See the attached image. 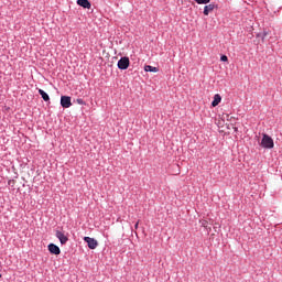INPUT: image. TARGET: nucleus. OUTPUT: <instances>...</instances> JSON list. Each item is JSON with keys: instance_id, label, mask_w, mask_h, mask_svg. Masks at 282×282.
Returning <instances> with one entry per match:
<instances>
[{"instance_id": "2", "label": "nucleus", "mask_w": 282, "mask_h": 282, "mask_svg": "<svg viewBox=\"0 0 282 282\" xmlns=\"http://www.w3.org/2000/svg\"><path fill=\"white\" fill-rule=\"evenodd\" d=\"M84 241L87 243L90 250H96V248H98V240L91 237H84Z\"/></svg>"}, {"instance_id": "10", "label": "nucleus", "mask_w": 282, "mask_h": 282, "mask_svg": "<svg viewBox=\"0 0 282 282\" xmlns=\"http://www.w3.org/2000/svg\"><path fill=\"white\" fill-rule=\"evenodd\" d=\"M144 72H152L154 74H156V72H160V69L158 67L151 66V65H145L144 66Z\"/></svg>"}, {"instance_id": "5", "label": "nucleus", "mask_w": 282, "mask_h": 282, "mask_svg": "<svg viewBox=\"0 0 282 282\" xmlns=\"http://www.w3.org/2000/svg\"><path fill=\"white\" fill-rule=\"evenodd\" d=\"M55 237H57V239L61 241L62 246H65V243H67V241H69V238H67V236H65V234L63 231H56L55 232Z\"/></svg>"}, {"instance_id": "7", "label": "nucleus", "mask_w": 282, "mask_h": 282, "mask_svg": "<svg viewBox=\"0 0 282 282\" xmlns=\"http://www.w3.org/2000/svg\"><path fill=\"white\" fill-rule=\"evenodd\" d=\"M48 252H51V254H61V248H58V246H56L54 243H50Z\"/></svg>"}, {"instance_id": "17", "label": "nucleus", "mask_w": 282, "mask_h": 282, "mask_svg": "<svg viewBox=\"0 0 282 282\" xmlns=\"http://www.w3.org/2000/svg\"><path fill=\"white\" fill-rule=\"evenodd\" d=\"M223 118H230V115H228V113L223 115Z\"/></svg>"}, {"instance_id": "12", "label": "nucleus", "mask_w": 282, "mask_h": 282, "mask_svg": "<svg viewBox=\"0 0 282 282\" xmlns=\"http://www.w3.org/2000/svg\"><path fill=\"white\" fill-rule=\"evenodd\" d=\"M199 223L203 226V228H206L207 232H210V230H213V228L208 227L207 220H200Z\"/></svg>"}, {"instance_id": "13", "label": "nucleus", "mask_w": 282, "mask_h": 282, "mask_svg": "<svg viewBox=\"0 0 282 282\" xmlns=\"http://www.w3.org/2000/svg\"><path fill=\"white\" fill-rule=\"evenodd\" d=\"M199 6L210 3V0H195Z\"/></svg>"}, {"instance_id": "6", "label": "nucleus", "mask_w": 282, "mask_h": 282, "mask_svg": "<svg viewBox=\"0 0 282 282\" xmlns=\"http://www.w3.org/2000/svg\"><path fill=\"white\" fill-rule=\"evenodd\" d=\"M77 4L86 10H91V2H89V0H77Z\"/></svg>"}, {"instance_id": "16", "label": "nucleus", "mask_w": 282, "mask_h": 282, "mask_svg": "<svg viewBox=\"0 0 282 282\" xmlns=\"http://www.w3.org/2000/svg\"><path fill=\"white\" fill-rule=\"evenodd\" d=\"M138 226H140V220H138L134 225L135 230H138Z\"/></svg>"}, {"instance_id": "18", "label": "nucleus", "mask_w": 282, "mask_h": 282, "mask_svg": "<svg viewBox=\"0 0 282 282\" xmlns=\"http://www.w3.org/2000/svg\"><path fill=\"white\" fill-rule=\"evenodd\" d=\"M0 279H1V273H0Z\"/></svg>"}, {"instance_id": "15", "label": "nucleus", "mask_w": 282, "mask_h": 282, "mask_svg": "<svg viewBox=\"0 0 282 282\" xmlns=\"http://www.w3.org/2000/svg\"><path fill=\"white\" fill-rule=\"evenodd\" d=\"M76 102H77V105H85V100H83V99H77Z\"/></svg>"}, {"instance_id": "8", "label": "nucleus", "mask_w": 282, "mask_h": 282, "mask_svg": "<svg viewBox=\"0 0 282 282\" xmlns=\"http://www.w3.org/2000/svg\"><path fill=\"white\" fill-rule=\"evenodd\" d=\"M215 8H217V6H215V3H210L208 6H205L203 14H205V17H208V14H210V12H213V10H215Z\"/></svg>"}, {"instance_id": "14", "label": "nucleus", "mask_w": 282, "mask_h": 282, "mask_svg": "<svg viewBox=\"0 0 282 282\" xmlns=\"http://www.w3.org/2000/svg\"><path fill=\"white\" fill-rule=\"evenodd\" d=\"M220 61H223L224 63H226V62L228 61V56L223 55V56L220 57Z\"/></svg>"}, {"instance_id": "11", "label": "nucleus", "mask_w": 282, "mask_h": 282, "mask_svg": "<svg viewBox=\"0 0 282 282\" xmlns=\"http://www.w3.org/2000/svg\"><path fill=\"white\" fill-rule=\"evenodd\" d=\"M39 94H40V96H42V98L45 102H47L50 100V95H47V93H45V90L39 89Z\"/></svg>"}, {"instance_id": "4", "label": "nucleus", "mask_w": 282, "mask_h": 282, "mask_svg": "<svg viewBox=\"0 0 282 282\" xmlns=\"http://www.w3.org/2000/svg\"><path fill=\"white\" fill-rule=\"evenodd\" d=\"M61 105L64 109H69V107H72V97L62 96L61 97Z\"/></svg>"}, {"instance_id": "3", "label": "nucleus", "mask_w": 282, "mask_h": 282, "mask_svg": "<svg viewBox=\"0 0 282 282\" xmlns=\"http://www.w3.org/2000/svg\"><path fill=\"white\" fill-rule=\"evenodd\" d=\"M130 63L129 57H121L117 65L120 69H129Z\"/></svg>"}, {"instance_id": "9", "label": "nucleus", "mask_w": 282, "mask_h": 282, "mask_svg": "<svg viewBox=\"0 0 282 282\" xmlns=\"http://www.w3.org/2000/svg\"><path fill=\"white\" fill-rule=\"evenodd\" d=\"M219 102H221V95L216 94L214 96V100L212 102V107H217V105H219Z\"/></svg>"}, {"instance_id": "1", "label": "nucleus", "mask_w": 282, "mask_h": 282, "mask_svg": "<svg viewBox=\"0 0 282 282\" xmlns=\"http://www.w3.org/2000/svg\"><path fill=\"white\" fill-rule=\"evenodd\" d=\"M261 147H263V149H274V140L271 139L270 135L263 134Z\"/></svg>"}]
</instances>
